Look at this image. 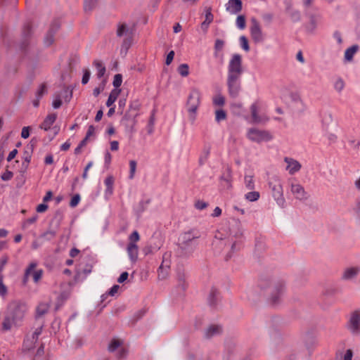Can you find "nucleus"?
<instances>
[{
	"label": "nucleus",
	"instance_id": "obj_1",
	"mask_svg": "<svg viewBox=\"0 0 360 360\" xmlns=\"http://www.w3.org/2000/svg\"><path fill=\"white\" fill-rule=\"evenodd\" d=\"M201 237L200 231L196 228L182 233L179 238L178 252L182 257H188L195 250L197 240Z\"/></svg>",
	"mask_w": 360,
	"mask_h": 360
},
{
	"label": "nucleus",
	"instance_id": "obj_2",
	"mask_svg": "<svg viewBox=\"0 0 360 360\" xmlns=\"http://www.w3.org/2000/svg\"><path fill=\"white\" fill-rule=\"evenodd\" d=\"M27 311V304L20 301L11 302L7 307L6 314L13 319V323L18 326Z\"/></svg>",
	"mask_w": 360,
	"mask_h": 360
},
{
	"label": "nucleus",
	"instance_id": "obj_3",
	"mask_svg": "<svg viewBox=\"0 0 360 360\" xmlns=\"http://www.w3.org/2000/svg\"><path fill=\"white\" fill-rule=\"evenodd\" d=\"M200 103V93L198 89L191 91L186 103L187 110L193 120L195 119V113Z\"/></svg>",
	"mask_w": 360,
	"mask_h": 360
},
{
	"label": "nucleus",
	"instance_id": "obj_4",
	"mask_svg": "<svg viewBox=\"0 0 360 360\" xmlns=\"http://www.w3.org/2000/svg\"><path fill=\"white\" fill-rule=\"evenodd\" d=\"M242 63V56L238 53L233 54L229 63L227 76L241 77L243 72Z\"/></svg>",
	"mask_w": 360,
	"mask_h": 360
},
{
	"label": "nucleus",
	"instance_id": "obj_5",
	"mask_svg": "<svg viewBox=\"0 0 360 360\" xmlns=\"http://www.w3.org/2000/svg\"><path fill=\"white\" fill-rule=\"evenodd\" d=\"M247 136L250 141L256 143L268 142L273 139L269 131L256 128L250 129L248 131Z\"/></svg>",
	"mask_w": 360,
	"mask_h": 360
},
{
	"label": "nucleus",
	"instance_id": "obj_6",
	"mask_svg": "<svg viewBox=\"0 0 360 360\" xmlns=\"http://www.w3.org/2000/svg\"><path fill=\"white\" fill-rule=\"evenodd\" d=\"M268 288L271 289L270 301L273 305L279 303L280 297L283 294L285 290V283L283 281H278L277 282L270 284Z\"/></svg>",
	"mask_w": 360,
	"mask_h": 360
},
{
	"label": "nucleus",
	"instance_id": "obj_7",
	"mask_svg": "<svg viewBox=\"0 0 360 360\" xmlns=\"http://www.w3.org/2000/svg\"><path fill=\"white\" fill-rule=\"evenodd\" d=\"M241 77L227 76V86L230 97L236 98L241 90Z\"/></svg>",
	"mask_w": 360,
	"mask_h": 360
},
{
	"label": "nucleus",
	"instance_id": "obj_8",
	"mask_svg": "<svg viewBox=\"0 0 360 360\" xmlns=\"http://www.w3.org/2000/svg\"><path fill=\"white\" fill-rule=\"evenodd\" d=\"M269 186L271 190L272 196L276 201L278 205H283L285 200L283 197V186L278 179H275L274 181H269Z\"/></svg>",
	"mask_w": 360,
	"mask_h": 360
},
{
	"label": "nucleus",
	"instance_id": "obj_9",
	"mask_svg": "<svg viewBox=\"0 0 360 360\" xmlns=\"http://www.w3.org/2000/svg\"><path fill=\"white\" fill-rule=\"evenodd\" d=\"M250 32L251 38L255 44L262 43L264 41V37L259 22L255 18L251 19Z\"/></svg>",
	"mask_w": 360,
	"mask_h": 360
},
{
	"label": "nucleus",
	"instance_id": "obj_10",
	"mask_svg": "<svg viewBox=\"0 0 360 360\" xmlns=\"http://www.w3.org/2000/svg\"><path fill=\"white\" fill-rule=\"evenodd\" d=\"M348 330L354 335L360 334V312L354 311L347 323Z\"/></svg>",
	"mask_w": 360,
	"mask_h": 360
},
{
	"label": "nucleus",
	"instance_id": "obj_11",
	"mask_svg": "<svg viewBox=\"0 0 360 360\" xmlns=\"http://www.w3.org/2000/svg\"><path fill=\"white\" fill-rule=\"evenodd\" d=\"M138 115V112H134L128 110L122 118L121 122L127 128L129 129L131 132H134L135 131L134 127L137 122L136 117Z\"/></svg>",
	"mask_w": 360,
	"mask_h": 360
},
{
	"label": "nucleus",
	"instance_id": "obj_12",
	"mask_svg": "<svg viewBox=\"0 0 360 360\" xmlns=\"http://www.w3.org/2000/svg\"><path fill=\"white\" fill-rule=\"evenodd\" d=\"M32 33V27L30 23H27L24 25L22 32V40L20 45V49L25 51L29 46V39Z\"/></svg>",
	"mask_w": 360,
	"mask_h": 360
},
{
	"label": "nucleus",
	"instance_id": "obj_13",
	"mask_svg": "<svg viewBox=\"0 0 360 360\" xmlns=\"http://www.w3.org/2000/svg\"><path fill=\"white\" fill-rule=\"evenodd\" d=\"M291 192L295 198L300 200H305L309 198L308 193L305 191L304 187L299 184H292Z\"/></svg>",
	"mask_w": 360,
	"mask_h": 360
},
{
	"label": "nucleus",
	"instance_id": "obj_14",
	"mask_svg": "<svg viewBox=\"0 0 360 360\" xmlns=\"http://www.w3.org/2000/svg\"><path fill=\"white\" fill-rule=\"evenodd\" d=\"M186 274L183 267H178L176 271V278L178 281V288H181L182 291H185L188 284L186 281Z\"/></svg>",
	"mask_w": 360,
	"mask_h": 360
},
{
	"label": "nucleus",
	"instance_id": "obj_15",
	"mask_svg": "<svg viewBox=\"0 0 360 360\" xmlns=\"http://www.w3.org/2000/svg\"><path fill=\"white\" fill-rule=\"evenodd\" d=\"M243 9L241 0H229L226 4V10L231 14H237Z\"/></svg>",
	"mask_w": 360,
	"mask_h": 360
},
{
	"label": "nucleus",
	"instance_id": "obj_16",
	"mask_svg": "<svg viewBox=\"0 0 360 360\" xmlns=\"http://www.w3.org/2000/svg\"><path fill=\"white\" fill-rule=\"evenodd\" d=\"M360 272V268L358 266L347 268L342 276L343 280H352Z\"/></svg>",
	"mask_w": 360,
	"mask_h": 360
},
{
	"label": "nucleus",
	"instance_id": "obj_17",
	"mask_svg": "<svg viewBox=\"0 0 360 360\" xmlns=\"http://www.w3.org/2000/svg\"><path fill=\"white\" fill-rule=\"evenodd\" d=\"M285 162L288 163L287 169L290 174H294L301 169V164L292 158H285Z\"/></svg>",
	"mask_w": 360,
	"mask_h": 360
},
{
	"label": "nucleus",
	"instance_id": "obj_18",
	"mask_svg": "<svg viewBox=\"0 0 360 360\" xmlns=\"http://www.w3.org/2000/svg\"><path fill=\"white\" fill-rule=\"evenodd\" d=\"M56 118L57 115L56 113H51L48 115L44 120L42 123L39 125V128L44 129V131H48L49 129H50L52 124L55 122Z\"/></svg>",
	"mask_w": 360,
	"mask_h": 360
},
{
	"label": "nucleus",
	"instance_id": "obj_19",
	"mask_svg": "<svg viewBox=\"0 0 360 360\" xmlns=\"http://www.w3.org/2000/svg\"><path fill=\"white\" fill-rule=\"evenodd\" d=\"M114 181H115V179L112 176H107L104 181V184L106 186V188L105 190V198L106 199L109 198L113 193Z\"/></svg>",
	"mask_w": 360,
	"mask_h": 360
},
{
	"label": "nucleus",
	"instance_id": "obj_20",
	"mask_svg": "<svg viewBox=\"0 0 360 360\" xmlns=\"http://www.w3.org/2000/svg\"><path fill=\"white\" fill-rule=\"evenodd\" d=\"M154 238H153L150 243L143 248V251L146 255L153 254L157 252L161 247V243L159 241L158 243L153 242Z\"/></svg>",
	"mask_w": 360,
	"mask_h": 360
},
{
	"label": "nucleus",
	"instance_id": "obj_21",
	"mask_svg": "<svg viewBox=\"0 0 360 360\" xmlns=\"http://www.w3.org/2000/svg\"><path fill=\"white\" fill-rule=\"evenodd\" d=\"M127 251L130 260L135 262L138 259L139 248L136 244L128 243Z\"/></svg>",
	"mask_w": 360,
	"mask_h": 360
},
{
	"label": "nucleus",
	"instance_id": "obj_22",
	"mask_svg": "<svg viewBox=\"0 0 360 360\" xmlns=\"http://www.w3.org/2000/svg\"><path fill=\"white\" fill-rule=\"evenodd\" d=\"M224 41L220 39H217L214 43V56L215 58H219L221 60V63H223L224 55L223 53H220L219 52L223 49L224 46Z\"/></svg>",
	"mask_w": 360,
	"mask_h": 360
},
{
	"label": "nucleus",
	"instance_id": "obj_23",
	"mask_svg": "<svg viewBox=\"0 0 360 360\" xmlns=\"http://www.w3.org/2000/svg\"><path fill=\"white\" fill-rule=\"evenodd\" d=\"M219 298V292L215 288H212L208 296V303L212 307H214L217 305L218 300Z\"/></svg>",
	"mask_w": 360,
	"mask_h": 360
},
{
	"label": "nucleus",
	"instance_id": "obj_24",
	"mask_svg": "<svg viewBox=\"0 0 360 360\" xmlns=\"http://www.w3.org/2000/svg\"><path fill=\"white\" fill-rule=\"evenodd\" d=\"M211 151V146L209 144H205L203 147L202 153L200 154L198 160L199 166H202L207 161Z\"/></svg>",
	"mask_w": 360,
	"mask_h": 360
},
{
	"label": "nucleus",
	"instance_id": "obj_25",
	"mask_svg": "<svg viewBox=\"0 0 360 360\" xmlns=\"http://www.w3.org/2000/svg\"><path fill=\"white\" fill-rule=\"evenodd\" d=\"M221 333V327L218 325H211L205 331V338H210Z\"/></svg>",
	"mask_w": 360,
	"mask_h": 360
},
{
	"label": "nucleus",
	"instance_id": "obj_26",
	"mask_svg": "<svg viewBox=\"0 0 360 360\" xmlns=\"http://www.w3.org/2000/svg\"><path fill=\"white\" fill-rule=\"evenodd\" d=\"M359 46L357 44L352 45L346 49L345 52V59L347 61H351L354 54L359 51Z\"/></svg>",
	"mask_w": 360,
	"mask_h": 360
},
{
	"label": "nucleus",
	"instance_id": "obj_27",
	"mask_svg": "<svg viewBox=\"0 0 360 360\" xmlns=\"http://www.w3.org/2000/svg\"><path fill=\"white\" fill-rule=\"evenodd\" d=\"M169 273V266H164L163 262L158 269V277L159 280H165Z\"/></svg>",
	"mask_w": 360,
	"mask_h": 360
},
{
	"label": "nucleus",
	"instance_id": "obj_28",
	"mask_svg": "<svg viewBox=\"0 0 360 360\" xmlns=\"http://www.w3.org/2000/svg\"><path fill=\"white\" fill-rule=\"evenodd\" d=\"M120 92H121V89H113L111 91V92L110 93V95L108 96V98L106 101V105L108 107H111L113 105V103L117 99V97L119 96Z\"/></svg>",
	"mask_w": 360,
	"mask_h": 360
},
{
	"label": "nucleus",
	"instance_id": "obj_29",
	"mask_svg": "<svg viewBox=\"0 0 360 360\" xmlns=\"http://www.w3.org/2000/svg\"><path fill=\"white\" fill-rule=\"evenodd\" d=\"M94 65L96 68L98 72L97 77L98 78H101L105 73L106 69L105 67L103 65L102 62L98 60H95L94 61Z\"/></svg>",
	"mask_w": 360,
	"mask_h": 360
},
{
	"label": "nucleus",
	"instance_id": "obj_30",
	"mask_svg": "<svg viewBox=\"0 0 360 360\" xmlns=\"http://www.w3.org/2000/svg\"><path fill=\"white\" fill-rule=\"evenodd\" d=\"M49 310V305L45 303L39 304L36 309V319L46 314Z\"/></svg>",
	"mask_w": 360,
	"mask_h": 360
},
{
	"label": "nucleus",
	"instance_id": "obj_31",
	"mask_svg": "<svg viewBox=\"0 0 360 360\" xmlns=\"http://www.w3.org/2000/svg\"><path fill=\"white\" fill-rule=\"evenodd\" d=\"M60 27V21L58 18H56L51 22L49 29L48 30L47 32L53 34L55 36V34L59 30Z\"/></svg>",
	"mask_w": 360,
	"mask_h": 360
},
{
	"label": "nucleus",
	"instance_id": "obj_32",
	"mask_svg": "<svg viewBox=\"0 0 360 360\" xmlns=\"http://www.w3.org/2000/svg\"><path fill=\"white\" fill-rule=\"evenodd\" d=\"M13 323V319H11L7 314L4 318L3 322L1 323L3 331H8L11 329Z\"/></svg>",
	"mask_w": 360,
	"mask_h": 360
},
{
	"label": "nucleus",
	"instance_id": "obj_33",
	"mask_svg": "<svg viewBox=\"0 0 360 360\" xmlns=\"http://www.w3.org/2000/svg\"><path fill=\"white\" fill-rule=\"evenodd\" d=\"M309 23L306 26V30L309 32H313L316 28V16L314 14H308Z\"/></svg>",
	"mask_w": 360,
	"mask_h": 360
},
{
	"label": "nucleus",
	"instance_id": "obj_34",
	"mask_svg": "<svg viewBox=\"0 0 360 360\" xmlns=\"http://www.w3.org/2000/svg\"><path fill=\"white\" fill-rule=\"evenodd\" d=\"M98 0H84V9L86 13L91 12L97 6Z\"/></svg>",
	"mask_w": 360,
	"mask_h": 360
},
{
	"label": "nucleus",
	"instance_id": "obj_35",
	"mask_svg": "<svg viewBox=\"0 0 360 360\" xmlns=\"http://www.w3.org/2000/svg\"><path fill=\"white\" fill-rule=\"evenodd\" d=\"M250 110H251V115H252V122L254 123H259L261 122V118L259 116L258 113H257V105L256 103H253L252 104L251 107H250Z\"/></svg>",
	"mask_w": 360,
	"mask_h": 360
},
{
	"label": "nucleus",
	"instance_id": "obj_36",
	"mask_svg": "<svg viewBox=\"0 0 360 360\" xmlns=\"http://www.w3.org/2000/svg\"><path fill=\"white\" fill-rule=\"evenodd\" d=\"M33 153V151L29 148H25L24 153H23V158H24V162L22 163V165H25V168H27L32 158V155Z\"/></svg>",
	"mask_w": 360,
	"mask_h": 360
},
{
	"label": "nucleus",
	"instance_id": "obj_37",
	"mask_svg": "<svg viewBox=\"0 0 360 360\" xmlns=\"http://www.w3.org/2000/svg\"><path fill=\"white\" fill-rule=\"evenodd\" d=\"M155 110L151 112L150 116L149 117L147 130L148 134H152L154 131V124H155Z\"/></svg>",
	"mask_w": 360,
	"mask_h": 360
},
{
	"label": "nucleus",
	"instance_id": "obj_38",
	"mask_svg": "<svg viewBox=\"0 0 360 360\" xmlns=\"http://www.w3.org/2000/svg\"><path fill=\"white\" fill-rule=\"evenodd\" d=\"M66 102H69L72 97V89L70 86H64L63 92L60 94Z\"/></svg>",
	"mask_w": 360,
	"mask_h": 360
},
{
	"label": "nucleus",
	"instance_id": "obj_39",
	"mask_svg": "<svg viewBox=\"0 0 360 360\" xmlns=\"http://www.w3.org/2000/svg\"><path fill=\"white\" fill-rule=\"evenodd\" d=\"M150 199L140 201L136 208L137 213L139 214H142L147 209V207L150 203Z\"/></svg>",
	"mask_w": 360,
	"mask_h": 360
},
{
	"label": "nucleus",
	"instance_id": "obj_40",
	"mask_svg": "<svg viewBox=\"0 0 360 360\" xmlns=\"http://www.w3.org/2000/svg\"><path fill=\"white\" fill-rule=\"evenodd\" d=\"M36 266H37V264L32 262L26 269L23 278H22V282L24 284H25L27 282L29 276L31 275L32 271L36 268Z\"/></svg>",
	"mask_w": 360,
	"mask_h": 360
},
{
	"label": "nucleus",
	"instance_id": "obj_41",
	"mask_svg": "<svg viewBox=\"0 0 360 360\" xmlns=\"http://www.w3.org/2000/svg\"><path fill=\"white\" fill-rule=\"evenodd\" d=\"M177 71L181 76L187 77L189 75V66L186 63H182L178 67Z\"/></svg>",
	"mask_w": 360,
	"mask_h": 360
},
{
	"label": "nucleus",
	"instance_id": "obj_42",
	"mask_svg": "<svg viewBox=\"0 0 360 360\" xmlns=\"http://www.w3.org/2000/svg\"><path fill=\"white\" fill-rule=\"evenodd\" d=\"M227 114L223 109H218L215 111V120L217 122H220L222 120H226Z\"/></svg>",
	"mask_w": 360,
	"mask_h": 360
},
{
	"label": "nucleus",
	"instance_id": "obj_43",
	"mask_svg": "<svg viewBox=\"0 0 360 360\" xmlns=\"http://www.w3.org/2000/svg\"><path fill=\"white\" fill-rule=\"evenodd\" d=\"M129 29L125 23L119 24L117 30V36L119 37H122L124 34H127Z\"/></svg>",
	"mask_w": 360,
	"mask_h": 360
},
{
	"label": "nucleus",
	"instance_id": "obj_44",
	"mask_svg": "<svg viewBox=\"0 0 360 360\" xmlns=\"http://www.w3.org/2000/svg\"><path fill=\"white\" fill-rule=\"evenodd\" d=\"M260 194L258 191H250L245 194V199L250 202L257 201L259 198Z\"/></svg>",
	"mask_w": 360,
	"mask_h": 360
},
{
	"label": "nucleus",
	"instance_id": "obj_45",
	"mask_svg": "<svg viewBox=\"0 0 360 360\" xmlns=\"http://www.w3.org/2000/svg\"><path fill=\"white\" fill-rule=\"evenodd\" d=\"M63 104L61 95L60 93H56L54 94V100L52 103V106L55 109L59 108Z\"/></svg>",
	"mask_w": 360,
	"mask_h": 360
},
{
	"label": "nucleus",
	"instance_id": "obj_46",
	"mask_svg": "<svg viewBox=\"0 0 360 360\" xmlns=\"http://www.w3.org/2000/svg\"><path fill=\"white\" fill-rule=\"evenodd\" d=\"M236 25L240 30H243L246 26L245 16L243 15H238L236 18Z\"/></svg>",
	"mask_w": 360,
	"mask_h": 360
},
{
	"label": "nucleus",
	"instance_id": "obj_47",
	"mask_svg": "<svg viewBox=\"0 0 360 360\" xmlns=\"http://www.w3.org/2000/svg\"><path fill=\"white\" fill-rule=\"evenodd\" d=\"M122 342L117 339H112L108 346V350L110 352H115L120 345Z\"/></svg>",
	"mask_w": 360,
	"mask_h": 360
},
{
	"label": "nucleus",
	"instance_id": "obj_48",
	"mask_svg": "<svg viewBox=\"0 0 360 360\" xmlns=\"http://www.w3.org/2000/svg\"><path fill=\"white\" fill-rule=\"evenodd\" d=\"M141 108V103L138 99L134 100L130 102L129 106V110L132 111L134 112H138Z\"/></svg>",
	"mask_w": 360,
	"mask_h": 360
},
{
	"label": "nucleus",
	"instance_id": "obj_49",
	"mask_svg": "<svg viewBox=\"0 0 360 360\" xmlns=\"http://www.w3.org/2000/svg\"><path fill=\"white\" fill-rule=\"evenodd\" d=\"M345 86V82L341 77H339L334 83V88L338 93H340L343 90Z\"/></svg>",
	"mask_w": 360,
	"mask_h": 360
},
{
	"label": "nucleus",
	"instance_id": "obj_50",
	"mask_svg": "<svg viewBox=\"0 0 360 360\" xmlns=\"http://www.w3.org/2000/svg\"><path fill=\"white\" fill-rule=\"evenodd\" d=\"M54 35L51 33L46 32L44 39V43L46 46H51L54 42Z\"/></svg>",
	"mask_w": 360,
	"mask_h": 360
},
{
	"label": "nucleus",
	"instance_id": "obj_51",
	"mask_svg": "<svg viewBox=\"0 0 360 360\" xmlns=\"http://www.w3.org/2000/svg\"><path fill=\"white\" fill-rule=\"evenodd\" d=\"M56 236V231L54 230H48L41 234V238H44L46 240H51Z\"/></svg>",
	"mask_w": 360,
	"mask_h": 360
},
{
	"label": "nucleus",
	"instance_id": "obj_52",
	"mask_svg": "<svg viewBox=\"0 0 360 360\" xmlns=\"http://www.w3.org/2000/svg\"><path fill=\"white\" fill-rule=\"evenodd\" d=\"M240 46L241 48L245 51H250V46H249V43H248V39H247V37L245 36H241L240 37Z\"/></svg>",
	"mask_w": 360,
	"mask_h": 360
},
{
	"label": "nucleus",
	"instance_id": "obj_53",
	"mask_svg": "<svg viewBox=\"0 0 360 360\" xmlns=\"http://www.w3.org/2000/svg\"><path fill=\"white\" fill-rule=\"evenodd\" d=\"M122 82V75L121 74H116L114 76L112 85L114 86L115 89H120L119 87L121 86Z\"/></svg>",
	"mask_w": 360,
	"mask_h": 360
},
{
	"label": "nucleus",
	"instance_id": "obj_54",
	"mask_svg": "<svg viewBox=\"0 0 360 360\" xmlns=\"http://www.w3.org/2000/svg\"><path fill=\"white\" fill-rule=\"evenodd\" d=\"M137 163L135 160H132L129 161V178L132 179L134 177V174L136 169Z\"/></svg>",
	"mask_w": 360,
	"mask_h": 360
},
{
	"label": "nucleus",
	"instance_id": "obj_55",
	"mask_svg": "<svg viewBox=\"0 0 360 360\" xmlns=\"http://www.w3.org/2000/svg\"><path fill=\"white\" fill-rule=\"evenodd\" d=\"M213 15L212 13V8L210 7L206 8L205 9V22H207V26L213 21Z\"/></svg>",
	"mask_w": 360,
	"mask_h": 360
},
{
	"label": "nucleus",
	"instance_id": "obj_56",
	"mask_svg": "<svg viewBox=\"0 0 360 360\" xmlns=\"http://www.w3.org/2000/svg\"><path fill=\"white\" fill-rule=\"evenodd\" d=\"M213 104L218 106H223L225 104V98L219 94L213 98Z\"/></svg>",
	"mask_w": 360,
	"mask_h": 360
},
{
	"label": "nucleus",
	"instance_id": "obj_57",
	"mask_svg": "<svg viewBox=\"0 0 360 360\" xmlns=\"http://www.w3.org/2000/svg\"><path fill=\"white\" fill-rule=\"evenodd\" d=\"M245 186L247 188L250 190H252L255 188V183L253 181V176H245Z\"/></svg>",
	"mask_w": 360,
	"mask_h": 360
},
{
	"label": "nucleus",
	"instance_id": "obj_58",
	"mask_svg": "<svg viewBox=\"0 0 360 360\" xmlns=\"http://www.w3.org/2000/svg\"><path fill=\"white\" fill-rule=\"evenodd\" d=\"M81 200L80 195L79 193L75 194L70 202V206L71 207H75L78 205Z\"/></svg>",
	"mask_w": 360,
	"mask_h": 360
},
{
	"label": "nucleus",
	"instance_id": "obj_59",
	"mask_svg": "<svg viewBox=\"0 0 360 360\" xmlns=\"http://www.w3.org/2000/svg\"><path fill=\"white\" fill-rule=\"evenodd\" d=\"M352 210L354 211L356 219L360 221V199L356 200Z\"/></svg>",
	"mask_w": 360,
	"mask_h": 360
},
{
	"label": "nucleus",
	"instance_id": "obj_60",
	"mask_svg": "<svg viewBox=\"0 0 360 360\" xmlns=\"http://www.w3.org/2000/svg\"><path fill=\"white\" fill-rule=\"evenodd\" d=\"M129 243L136 244L137 241L140 240V236L137 231H134L129 237Z\"/></svg>",
	"mask_w": 360,
	"mask_h": 360
},
{
	"label": "nucleus",
	"instance_id": "obj_61",
	"mask_svg": "<svg viewBox=\"0 0 360 360\" xmlns=\"http://www.w3.org/2000/svg\"><path fill=\"white\" fill-rule=\"evenodd\" d=\"M33 276V281L35 283H37L42 277L43 275V270L42 269H38V270H33L32 274Z\"/></svg>",
	"mask_w": 360,
	"mask_h": 360
},
{
	"label": "nucleus",
	"instance_id": "obj_62",
	"mask_svg": "<svg viewBox=\"0 0 360 360\" xmlns=\"http://www.w3.org/2000/svg\"><path fill=\"white\" fill-rule=\"evenodd\" d=\"M90 76H91V72L89 69H84L83 70V76H82V84H86L89 81V79H90Z\"/></svg>",
	"mask_w": 360,
	"mask_h": 360
},
{
	"label": "nucleus",
	"instance_id": "obj_63",
	"mask_svg": "<svg viewBox=\"0 0 360 360\" xmlns=\"http://www.w3.org/2000/svg\"><path fill=\"white\" fill-rule=\"evenodd\" d=\"M290 17L292 22H299L301 20V15L298 11H292L290 13Z\"/></svg>",
	"mask_w": 360,
	"mask_h": 360
},
{
	"label": "nucleus",
	"instance_id": "obj_64",
	"mask_svg": "<svg viewBox=\"0 0 360 360\" xmlns=\"http://www.w3.org/2000/svg\"><path fill=\"white\" fill-rule=\"evenodd\" d=\"M47 92V88L46 84H41L37 92V97L40 99L45 93Z\"/></svg>",
	"mask_w": 360,
	"mask_h": 360
}]
</instances>
